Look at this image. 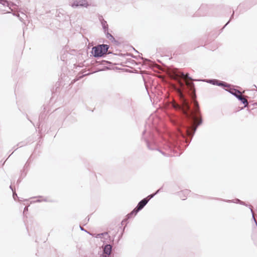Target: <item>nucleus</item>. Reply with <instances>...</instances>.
<instances>
[{"label": "nucleus", "instance_id": "obj_6", "mask_svg": "<svg viewBox=\"0 0 257 257\" xmlns=\"http://www.w3.org/2000/svg\"><path fill=\"white\" fill-rule=\"evenodd\" d=\"M204 81L212 85L221 86L223 88L225 87L229 88L230 87V85L227 83L215 79H206Z\"/></svg>", "mask_w": 257, "mask_h": 257}, {"label": "nucleus", "instance_id": "obj_10", "mask_svg": "<svg viewBox=\"0 0 257 257\" xmlns=\"http://www.w3.org/2000/svg\"><path fill=\"white\" fill-rule=\"evenodd\" d=\"M104 253L106 255H109L111 251V246L109 244L106 245L103 249Z\"/></svg>", "mask_w": 257, "mask_h": 257}, {"label": "nucleus", "instance_id": "obj_7", "mask_svg": "<svg viewBox=\"0 0 257 257\" xmlns=\"http://www.w3.org/2000/svg\"><path fill=\"white\" fill-rule=\"evenodd\" d=\"M149 199H148V198H145L143 200H142V201H141L137 207L135 208L133 211H132L131 212V213L129 214L130 216V217H132L133 216H135L137 212L141 210L146 205V204L148 203V201H149Z\"/></svg>", "mask_w": 257, "mask_h": 257}, {"label": "nucleus", "instance_id": "obj_2", "mask_svg": "<svg viewBox=\"0 0 257 257\" xmlns=\"http://www.w3.org/2000/svg\"><path fill=\"white\" fill-rule=\"evenodd\" d=\"M172 78L177 81L178 83L180 88H179V92L181 93L182 91H189L192 95V97L193 98H194L196 96L195 95V84L192 81H189L188 80H185V84L186 86L185 85L184 83L182 82L180 79V78H187L189 80L192 81H198L197 79H193L191 77L189 76L188 73L184 74L183 72H179L178 71H174L172 74Z\"/></svg>", "mask_w": 257, "mask_h": 257}, {"label": "nucleus", "instance_id": "obj_11", "mask_svg": "<svg viewBox=\"0 0 257 257\" xmlns=\"http://www.w3.org/2000/svg\"><path fill=\"white\" fill-rule=\"evenodd\" d=\"M104 33L106 35V38L107 39H108L110 41H111V42L115 41L114 38L113 37V36L111 34H110L108 32V30L106 31V33Z\"/></svg>", "mask_w": 257, "mask_h": 257}, {"label": "nucleus", "instance_id": "obj_14", "mask_svg": "<svg viewBox=\"0 0 257 257\" xmlns=\"http://www.w3.org/2000/svg\"><path fill=\"white\" fill-rule=\"evenodd\" d=\"M204 6L202 5L199 9L200 10H202L204 8Z\"/></svg>", "mask_w": 257, "mask_h": 257}, {"label": "nucleus", "instance_id": "obj_13", "mask_svg": "<svg viewBox=\"0 0 257 257\" xmlns=\"http://www.w3.org/2000/svg\"><path fill=\"white\" fill-rule=\"evenodd\" d=\"M233 16H234V12L233 13L232 15H231V16L229 21L225 25V26H224L223 28H224L225 26H226L228 24V23H229L230 21L233 18Z\"/></svg>", "mask_w": 257, "mask_h": 257}, {"label": "nucleus", "instance_id": "obj_16", "mask_svg": "<svg viewBox=\"0 0 257 257\" xmlns=\"http://www.w3.org/2000/svg\"><path fill=\"white\" fill-rule=\"evenodd\" d=\"M189 130H187V133H188V134H189Z\"/></svg>", "mask_w": 257, "mask_h": 257}, {"label": "nucleus", "instance_id": "obj_3", "mask_svg": "<svg viewBox=\"0 0 257 257\" xmlns=\"http://www.w3.org/2000/svg\"><path fill=\"white\" fill-rule=\"evenodd\" d=\"M109 48L106 44H99L92 48L91 53L94 57H101L106 55Z\"/></svg>", "mask_w": 257, "mask_h": 257}, {"label": "nucleus", "instance_id": "obj_17", "mask_svg": "<svg viewBox=\"0 0 257 257\" xmlns=\"http://www.w3.org/2000/svg\"><path fill=\"white\" fill-rule=\"evenodd\" d=\"M253 86H254V87H255L256 88V89H257V87H256V85H253Z\"/></svg>", "mask_w": 257, "mask_h": 257}, {"label": "nucleus", "instance_id": "obj_4", "mask_svg": "<svg viewBox=\"0 0 257 257\" xmlns=\"http://www.w3.org/2000/svg\"><path fill=\"white\" fill-rule=\"evenodd\" d=\"M89 0H69V5L73 8L78 7L88 8L89 6Z\"/></svg>", "mask_w": 257, "mask_h": 257}, {"label": "nucleus", "instance_id": "obj_5", "mask_svg": "<svg viewBox=\"0 0 257 257\" xmlns=\"http://www.w3.org/2000/svg\"><path fill=\"white\" fill-rule=\"evenodd\" d=\"M225 90H227V91H228L229 93H230L233 95H234L236 98H237L239 100H240L243 104H244L245 105L244 107L246 106V105L248 104L247 100L242 96L240 91H239V90H238L236 89L230 88H229V89H225Z\"/></svg>", "mask_w": 257, "mask_h": 257}, {"label": "nucleus", "instance_id": "obj_8", "mask_svg": "<svg viewBox=\"0 0 257 257\" xmlns=\"http://www.w3.org/2000/svg\"><path fill=\"white\" fill-rule=\"evenodd\" d=\"M99 19L101 22V24L102 27L104 32L106 33V31L108 30V26L107 24L106 21L103 19V17L102 16L99 17Z\"/></svg>", "mask_w": 257, "mask_h": 257}, {"label": "nucleus", "instance_id": "obj_15", "mask_svg": "<svg viewBox=\"0 0 257 257\" xmlns=\"http://www.w3.org/2000/svg\"><path fill=\"white\" fill-rule=\"evenodd\" d=\"M173 123H174V124H178L179 122L178 121H176H176H175V122H174V121H173Z\"/></svg>", "mask_w": 257, "mask_h": 257}, {"label": "nucleus", "instance_id": "obj_1", "mask_svg": "<svg viewBox=\"0 0 257 257\" xmlns=\"http://www.w3.org/2000/svg\"><path fill=\"white\" fill-rule=\"evenodd\" d=\"M192 108L187 102H185L183 113L186 121L193 127L197 128L202 122V119L200 114L199 104L195 100H193Z\"/></svg>", "mask_w": 257, "mask_h": 257}, {"label": "nucleus", "instance_id": "obj_9", "mask_svg": "<svg viewBox=\"0 0 257 257\" xmlns=\"http://www.w3.org/2000/svg\"><path fill=\"white\" fill-rule=\"evenodd\" d=\"M189 193V191L187 190H186L180 192L178 195L181 199L185 200Z\"/></svg>", "mask_w": 257, "mask_h": 257}, {"label": "nucleus", "instance_id": "obj_12", "mask_svg": "<svg viewBox=\"0 0 257 257\" xmlns=\"http://www.w3.org/2000/svg\"><path fill=\"white\" fill-rule=\"evenodd\" d=\"M1 4L3 5L4 6H7L9 7V9L12 10L11 4L9 3L7 0L3 1Z\"/></svg>", "mask_w": 257, "mask_h": 257}]
</instances>
